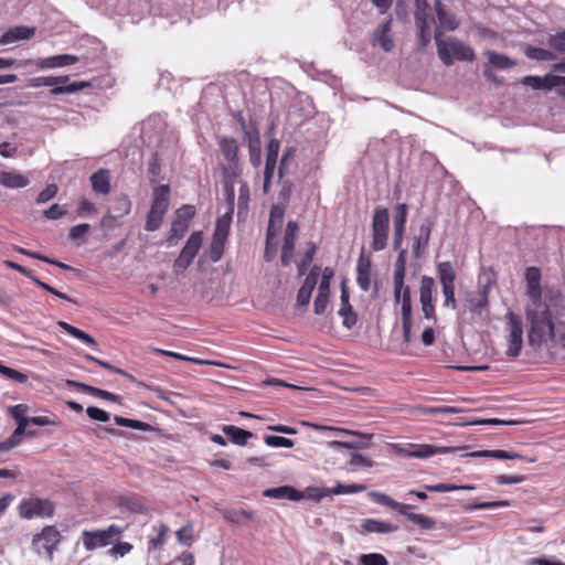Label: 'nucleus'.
<instances>
[{"instance_id": "obj_27", "label": "nucleus", "mask_w": 565, "mask_h": 565, "mask_svg": "<svg viewBox=\"0 0 565 565\" xmlns=\"http://www.w3.org/2000/svg\"><path fill=\"white\" fill-rule=\"evenodd\" d=\"M367 495L376 503L391 508L397 511L399 514L405 513V510L407 509H413V505L397 502L393 500L390 495L379 491H370Z\"/></svg>"}, {"instance_id": "obj_23", "label": "nucleus", "mask_w": 565, "mask_h": 565, "mask_svg": "<svg viewBox=\"0 0 565 565\" xmlns=\"http://www.w3.org/2000/svg\"><path fill=\"white\" fill-rule=\"evenodd\" d=\"M78 62V57L72 54H60L54 56H49L44 58H40L38 61V66L42 70L46 68H58L68 65H73Z\"/></svg>"}, {"instance_id": "obj_18", "label": "nucleus", "mask_w": 565, "mask_h": 565, "mask_svg": "<svg viewBox=\"0 0 565 565\" xmlns=\"http://www.w3.org/2000/svg\"><path fill=\"white\" fill-rule=\"evenodd\" d=\"M466 449V447H438L433 445H418L413 450L407 451L411 458L426 459L435 455L456 452Z\"/></svg>"}, {"instance_id": "obj_37", "label": "nucleus", "mask_w": 565, "mask_h": 565, "mask_svg": "<svg viewBox=\"0 0 565 565\" xmlns=\"http://www.w3.org/2000/svg\"><path fill=\"white\" fill-rule=\"evenodd\" d=\"M57 326L63 329L65 332H67L70 335L83 341L84 343L95 347L97 345V342L93 337H90L88 333L84 332L83 330L65 322V321H58Z\"/></svg>"}, {"instance_id": "obj_6", "label": "nucleus", "mask_w": 565, "mask_h": 565, "mask_svg": "<svg viewBox=\"0 0 565 565\" xmlns=\"http://www.w3.org/2000/svg\"><path fill=\"white\" fill-rule=\"evenodd\" d=\"M509 330L507 355L515 359L521 354L523 348V322L519 315L509 310L505 315Z\"/></svg>"}, {"instance_id": "obj_51", "label": "nucleus", "mask_w": 565, "mask_h": 565, "mask_svg": "<svg viewBox=\"0 0 565 565\" xmlns=\"http://www.w3.org/2000/svg\"><path fill=\"white\" fill-rule=\"evenodd\" d=\"M164 213H160L153 210H149L146 218L145 230L148 232H154L160 228Z\"/></svg>"}, {"instance_id": "obj_33", "label": "nucleus", "mask_w": 565, "mask_h": 565, "mask_svg": "<svg viewBox=\"0 0 565 565\" xmlns=\"http://www.w3.org/2000/svg\"><path fill=\"white\" fill-rule=\"evenodd\" d=\"M437 276L441 287L455 286L457 275L450 262H441L437 265Z\"/></svg>"}, {"instance_id": "obj_5", "label": "nucleus", "mask_w": 565, "mask_h": 565, "mask_svg": "<svg viewBox=\"0 0 565 565\" xmlns=\"http://www.w3.org/2000/svg\"><path fill=\"white\" fill-rule=\"evenodd\" d=\"M124 529L117 524H110L105 530L83 531L82 541L86 551H94L97 547H105L118 539Z\"/></svg>"}, {"instance_id": "obj_57", "label": "nucleus", "mask_w": 565, "mask_h": 565, "mask_svg": "<svg viewBox=\"0 0 565 565\" xmlns=\"http://www.w3.org/2000/svg\"><path fill=\"white\" fill-rule=\"evenodd\" d=\"M359 565H388L387 559L380 553L362 554L359 557Z\"/></svg>"}, {"instance_id": "obj_8", "label": "nucleus", "mask_w": 565, "mask_h": 565, "mask_svg": "<svg viewBox=\"0 0 565 565\" xmlns=\"http://www.w3.org/2000/svg\"><path fill=\"white\" fill-rule=\"evenodd\" d=\"M60 541L61 534L57 529L53 525H47L43 527L41 533L34 535L32 545L38 554L45 553L51 557Z\"/></svg>"}, {"instance_id": "obj_15", "label": "nucleus", "mask_w": 565, "mask_h": 565, "mask_svg": "<svg viewBox=\"0 0 565 565\" xmlns=\"http://www.w3.org/2000/svg\"><path fill=\"white\" fill-rule=\"evenodd\" d=\"M434 9L438 20V29L439 31H455L459 26V20L456 15L449 12L441 0H434Z\"/></svg>"}, {"instance_id": "obj_3", "label": "nucleus", "mask_w": 565, "mask_h": 565, "mask_svg": "<svg viewBox=\"0 0 565 565\" xmlns=\"http://www.w3.org/2000/svg\"><path fill=\"white\" fill-rule=\"evenodd\" d=\"M372 243L374 252L386 248L390 234V211L384 206H376L372 217Z\"/></svg>"}, {"instance_id": "obj_10", "label": "nucleus", "mask_w": 565, "mask_h": 565, "mask_svg": "<svg viewBox=\"0 0 565 565\" xmlns=\"http://www.w3.org/2000/svg\"><path fill=\"white\" fill-rule=\"evenodd\" d=\"M303 425L313 427L316 429L337 430V431H341V433H345V434L358 435L360 437L359 440H352V441H340V440L330 441L329 443V447L332 448V449H335V450H338L340 448L365 449V448H369L371 446V443H370L371 435L358 434L355 431H350V430L340 429V428H332V427H328V426H319V425H315V424H310V423H306V422H303Z\"/></svg>"}, {"instance_id": "obj_34", "label": "nucleus", "mask_w": 565, "mask_h": 565, "mask_svg": "<svg viewBox=\"0 0 565 565\" xmlns=\"http://www.w3.org/2000/svg\"><path fill=\"white\" fill-rule=\"evenodd\" d=\"M554 75H546L544 77L527 75L522 78V83L526 86L532 87L533 89H552L556 86V83L553 78Z\"/></svg>"}, {"instance_id": "obj_22", "label": "nucleus", "mask_w": 565, "mask_h": 565, "mask_svg": "<svg viewBox=\"0 0 565 565\" xmlns=\"http://www.w3.org/2000/svg\"><path fill=\"white\" fill-rule=\"evenodd\" d=\"M35 33L34 28H29L24 25L13 26L7 30L1 36H0V44L7 45L20 40H29L31 39Z\"/></svg>"}, {"instance_id": "obj_4", "label": "nucleus", "mask_w": 565, "mask_h": 565, "mask_svg": "<svg viewBox=\"0 0 565 565\" xmlns=\"http://www.w3.org/2000/svg\"><path fill=\"white\" fill-rule=\"evenodd\" d=\"M54 512L55 504L50 499L33 495L23 498L18 507L19 516L25 520L52 518Z\"/></svg>"}, {"instance_id": "obj_2", "label": "nucleus", "mask_w": 565, "mask_h": 565, "mask_svg": "<svg viewBox=\"0 0 565 565\" xmlns=\"http://www.w3.org/2000/svg\"><path fill=\"white\" fill-rule=\"evenodd\" d=\"M434 38L438 57L444 63V65L451 66L454 65L455 61L471 63L476 60L475 50L462 40L455 36H450L447 40H444L443 32L438 29H435Z\"/></svg>"}, {"instance_id": "obj_20", "label": "nucleus", "mask_w": 565, "mask_h": 565, "mask_svg": "<svg viewBox=\"0 0 565 565\" xmlns=\"http://www.w3.org/2000/svg\"><path fill=\"white\" fill-rule=\"evenodd\" d=\"M131 210V201L128 195L121 194L114 199L113 205L103 217V224L108 220L116 221L125 215L129 214Z\"/></svg>"}, {"instance_id": "obj_58", "label": "nucleus", "mask_w": 565, "mask_h": 565, "mask_svg": "<svg viewBox=\"0 0 565 565\" xmlns=\"http://www.w3.org/2000/svg\"><path fill=\"white\" fill-rule=\"evenodd\" d=\"M264 441L269 447L291 448L295 446V441L292 439L276 435L265 436Z\"/></svg>"}, {"instance_id": "obj_38", "label": "nucleus", "mask_w": 565, "mask_h": 565, "mask_svg": "<svg viewBox=\"0 0 565 565\" xmlns=\"http://www.w3.org/2000/svg\"><path fill=\"white\" fill-rule=\"evenodd\" d=\"M231 222H232V213H227L223 216H220L216 220L213 238H215L217 241L226 242L227 236L230 234Z\"/></svg>"}, {"instance_id": "obj_45", "label": "nucleus", "mask_w": 565, "mask_h": 565, "mask_svg": "<svg viewBox=\"0 0 565 565\" xmlns=\"http://www.w3.org/2000/svg\"><path fill=\"white\" fill-rule=\"evenodd\" d=\"M524 53L529 58L535 61H554L556 58L552 51L536 46H527Z\"/></svg>"}, {"instance_id": "obj_44", "label": "nucleus", "mask_w": 565, "mask_h": 565, "mask_svg": "<svg viewBox=\"0 0 565 565\" xmlns=\"http://www.w3.org/2000/svg\"><path fill=\"white\" fill-rule=\"evenodd\" d=\"M114 420L118 426L128 427V428H132V429H137V430H141V431H152L154 429L148 423L137 420V419L126 418V417H122L119 415H115Z\"/></svg>"}, {"instance_id": "obj_26", "label": "nucleus", "mask_w": 565, "mask_h": 565, "mask_svg": "<svg viewBox=\"0 0 565 565\" xmlns=\"http://www.w3.org/2000/svg\"><path fill=\"white\" fill-rule=\"evenodd\" d=\"M483 55L488 58L487 65L497 70H508L518 65L515 60L492 50L484 51Z\"/></svg>"}, {"instance_id": "obj_52", "label": "nucleus", "mask_w": 565, "mask_h": 565, "mask_svg": "<svg viewBox=\"0 0 565 565\" xmlns=\"http://www.w3.org/2000/svg\"><path fill=\"white\" fill-rule=\"evenodd\" d=\"M298 223L295 222V221H289L287 223V227H286V231H285V236H284V244H282V247H291V248H295L296 246V237H297V232H298Z\"/></svg>"}, {"instance_id": "obj_19", "label": "nucleus", "mask_w": 565, "mask_h": 565, "mask_svg": "<svg viewBox=\"0 0 565 565\" xmlns=\"http://www.w3.org/2000/svg\"><path fill=\"white\" fill-rule=\"evenodd\" d=\"M371 270H372V262L369 256H365L364 250H362L356 266V282L359 287L363 291H369L371 288Z\"/></svg>"}, {"instance_id": "obj_49", "label": "nucleus", "mask_w": 565, "mask_h": 565, "mask_svg": "<svg viewBox=\"0 0 565 565\" xmlns=\"http://www.w3.org/2000/svg\"><path fill=\"white\" fill-rule=\"evenodd\" d=\"M408 206L406 203H398L394 207V217L393 225L394 228H403L405 230L406 221H407Z\"/></svg>"}, {"instance_id": "obj_7", "label": "nucleus", "mask_w": 565, "mask_h": 565, "mask_svg": "<svg viewBox=\"0 0 565 565\" xmlns=\"http://www.w3.org/2000/svg\"><path fill=\"white\" fill-rule=\"evenodd\" d=\"M218 147L224 159L227 161L226 166H222V173L239 177L242 170L237 141L233 137H222L218 141Z\"/></svg>"}, {"instance_id": "obj_46", "label": "nucleus", "mask_w": 565, "mask_h": 565, "mask_svg": "<svg viewBox=\"0 0 565 565\" xmlns=\"http://www.w3.org/2000/svg\"><path fill=\"white\" fill-rule=\"evenodd\" d=\"M350 460L348 465L351 470H358L359 468H371L374 461L369 457L359 452H349Z\"/></svg>"}, {"instance_id": "obj_32", "label": "nucleus", "mask_w": 565, "mask_h": 565, "mask_svg": "<svg viewBox=\"0 0 565 565\" xmlns=\"http://www.w3.org/2000/svg\"><path fill=\"white\" fill-rule=\"evenodd\" d=\"M285 211L281 206L274 204L270 209L269 221L267 232L269 236H278L282 222H284Z\"/></svg>"}, {"instance_id": "obj_59", "label": "nucleus", "mask_w": 565, "mask_h": 565, "mask_svg": "<svg viewBox=\"0 0 565 565\" xmlns=\"http://www.w3.org/2000/svg\"><path fill=\"white\" fill-rule=\"evenodd\" d=\"M195 215V207L190 204H184L174 212V220H179L190 225L191 220Z\"/></svg>"}, {"instance_id": "obj_64", "label": "nucleus", "mask_w": 565, "mask_h": 565, "mask_svg": "<svg viewBox=\"0 0 565 565\" xmlns=\"http://www.w3.org/2000/svg\"><path fill=\"white\" fill-rule=\"evenodd\" d=\"M67 213V209L64 205H60L57 203L50 206L44 211L43 215L47 220H58L63 217Z\"/></svg>"}, {"instance_id": "obj_60", "label": "nucleus", "mask_w": 565, "mask_h": 565, "mask_svg": "<svg viewBox=\"0 0 565 565\" xmlns=\"http://www.w3.org/2000/svg\"><path fill=\"white\" fill-rule=\"evenodd\" d=\"M276 166H277V160L266 159L265 171H264V184H263L265 193L268 192V190L270 188L271 180L275 174Z\"/></svg>"}, {"instance_id": "obj_53", "label": "nucleus", "mask_w": 565, "mask_h": 565, "mask_svg": "<svg viewBox=\"0 0 565 565\" xmlns=\"http://www.w3.org/2000/svg\"><path fill=\"white\" fill-rule=\"evenodd\" d=\"M29 407L25 404H18L14 406H11L9 408V413L12 416V418L17 422V425L20 424H30V418L25 416V413L28 412Z\"/></svg>"}, {"instance_id": "obj_40", "label": "nucleus", "mask_w": 565, "mask_h": 565, "mask_svg": "<svg viewBox=\"0 0 565 565\" xmlns=\"http://www.w3.org/2000/svg\"><path fill=\"white\" fill-rule=\"evenodd\" d=\"M317 250H318V246L316 243H313V242L307 243V249L297 266L299 277L306 275L307 270L309 269V267L313 260V257H315Z\"/></svg>"}, {"instance_id": "obj_16", "label": "nucleus", "mask_w": 565, "mask_h": 565, "mask_svg": "<svg viewBox=\"0 0 565 565\" xmlns=\"http://www.w3.org/2000/svg\"><path fill=\"white\" fill-rule=\"evenodd\" d=\"M319 267L315 266L303 280L297 294V305L306 307L309 305L311 295L318 282Z\"/></svg>"}, {"instance_id": "obj_1", "label": "nucleus", "mask_w": 565, "mask_h": 565, "mask_svg": "<svg viewBox=\"0 0 565 565\" xmlns=\"http://www.w3.org/2000/svg\"><path fill=\"white\" fill-rule=\"evenodd\" d=\"M534 305L525 307V319L529 323L527 342L534 349H540L545 342L557 344L556 327L553 313L547 305L544 309Z\"/></svg>"}, {"instance_id": "obj_14", "label": "nucleus", "mask_w": 565, "mask_h": 565, "mask_svg": "<svg viewBox=\"0 0 565 565\" xmlns=\"http://www.w3.org/2000/svg\"><path fill=\"white\" fill-rule=\"evenodd\" d=\"M392 20L377 25L373 32L372 44L379 45L384 52H392L395 47L394 38L391 34Z\"/></svg>"}, {"instance_id": "obj_11", "label": "nucleus", "mask_w": 565, "mask_h": 565, "mask_svg": "<svg viewBox=\"0 0 565 565\" xmlns=\"http://www.w3.org/2000/svg\"><path fill=\"white\" fill-rule=\"evenodd\" d=\"M541 270L539 267L531 266L525 270L526 295L531 300V305L542 307V287Z\"/></svg>"}, {"instance_id": "obj_31", "label": "nucleus", "mask_w": 565, "mask_h": 565, "mask_svg": "<svg viewBox=\"0 0 565 565\" xmlns=\"http://www.w3.org/2000/svg\"><path fill=\"white\" fill-rule=\"evenodd\" d=\"M29 179L18 172H0V184L9 189H20L29 184Z\"/></svg>"}, {"instance_id": "obj_55", "label": "nucleus", "mask_w": 565, "mask_h": 565, "mask_svg": "<svg viewBox=\"0 0 565 565\" xmlns=\"http://www.w3.org/2000/svg\"><path fill=\"white\" fill-rule=\"evenodd\" d=\"M305 498L312 500L315 502H320L323 498L331 495V488H318V487H309L303 492Z\"/></svg>"}, {"instance_id": "obj_28", "label": "nucleus", "mask_w": 565, "mask_h": 565, "mask_svg": "<svg viewBox=\"0 0 565 565\" xmlns=\"http://www.w3.org/2000/svg\"><path fill=\"white\" fill-rule=\"evenodd\" d=\"M222 431L233 444L237 446H245L248 443V439L254 437L252 431L245 430L234 425H224L222 427Z\"/></svg>"}, {"instance_id": "obj_29", "label": "nucleus", "mask_w": 565, "mask_h": 565, "mask_svg": "<svg viewBox=\"0 0 565 565\" xmlns=\"http://www.w3.org/2000/svg\"><path fill=\"white\" fill-rule=\"evenodd\" d=\"M361 527L367 533H393L399 529L396 524L375 519L363 520Z\"/></svg>"}, {"instance_id": "obj_54", "label": "nucleus", "mask_w": 565, "mask_h": 565, "mask_svg": "<svg viewBox=\"0 0 565 565\" xmlns=\"http://www.w3.org/2000/svg\"><path fill=\"white\" fill-rule=\"evenodd\" d=\"M249 159L250 163L254 167H258L260 164L262 153H260V140L259 137L256 136L255 138L249 137Z\"/></svg>"}, {"instance_id": "obj_21", "label": "nucleus", "mask_w": 565, "mask_h": 565, "mask_svg": "<svg viewBox=\"0 0 565 565\" xmlns=\"http://www.w3.org/2000/svg\"><path fill=\"white\" fill-rule=\"evenodd\" d=\"M263 495L266 498L282 500L287 499L290 501H300L305 498L303 492L297 490L292 486H280L276 488H268L263 491Z\"/></svg>"}, {"instance_id": "obj_25", "label": "nucleus", "mask_w": 565, "mask_h": 565, "mask_svg": "<svg viewBox=\"0 0 565 565\" xmlns=\"http://www.w3.org/2000/svg\"><path fill=\"white\" fill-rule=\"evenodd\" d=\"M94 192L108 194L110 192V173L108 169H99L90 175Z\"/></svg>"}, {"instance_id": "obj_42", "label": "nucleus", "mask_w": 565, "mask_h": 565, "mask_svg": "<svg viewBox=\"0 0 565 565\" xmlns=\"http://www.w3.org/2000/svg\"><path fill=\"white\" fill-rule=\"evenodd\" d=\"M411 510L412 509L405 510V513H402V515L406 516L407 520L414 524H417L422 530H431L435 527L436 522L433 518L425 514L413 513Z\"/></svg>"}, {"instance_id": "obj_50", "label": "nucleus", "mask_w": 565, "mask_h": 565, "mask_svg": "<svg viewBox=\"0 0 565 565\" xmlns=\"http://www.w3.org/2000/svg\"><path fill=\"white\" fill-rule=\"evenodd\" d=\"M510 505L508 500H498V501H489V502H475L465 507L466 512H471L475 510H486V509H495V508H507Z\"/></svg>"}, {"instance_id": "obj_35", "label": "nucleus", "mask_w": 565, "mask_h": 565, "mask_svg": "<svg viewBox=\"0 0 565 565\" xmlns=\"http://www.w3.org/2000/svg\"><path fill=\"white\" fill-rule=\"evenodd\" d=\"M203 236L202 232H193L190 237L188 238L185 245L183 246L181 254L189 257L190 259H194V257L198 255L200 247L202 245Z\"/></svg>"}, {"instance_id": "obj_47", "label": "nucleus", "mask_w": 565, "mask_h": 565, "mask_svg": "<svg viewBox=\"0 0 565 565\" xmlns=\"http://www.w3.org/2000/svg\"><path fill=\"white\" fill-rule=\"evenodd\" d=\"M223 174V183H224V194L226 196V200L231 204V212H233L234 206V198H235V182L238 177L231 175L230 173H222Z\"/></svg>"}, {"instance_id": "obj_62", "label": "nucleus", "mask_w": 565, "mask_h": 565, "mask_svg": "<svg viewBox=\"0 0 565 565\" xmlns=\"http://www.w3.org/2000/svg\"><path fill=\"white\" fill-rule=\"evenodd\" d=\"M90 231V225L88 223H82L71 227L68 232V238L71 241L83 239Z\"/></svg>"}, {"instance_id": "obj_13", "label": "nucleus", "mask_w": 565, "mask_h": 565, "mask_svg": "<svg viewBox=\"0 0 565 565\" xmlns=\"http://www.w3.org/2000/svg\"><path fill=\"white\" fill-rule=\"evenodd\" d=\"M435 221L431 217H425L418 228V234L413 237V255L415 258H420L423 252L428 247L431 231Z\"/></svg>"}, {"instance_id": "obj_9", "label": "nucleus", "mask_w": 565, "mask_h": 565, "mask_svg": "<svg viewBox=\"0 0 565 565\" xmlns=\"http://www.w3.org/2000/svg\"><path fill=\"white\" fill-rule=\"evenodd\" d=\"M436 284L433 277L423 276L419 286V301L424 318L427 320L437 321L436 309L434 305V292Z\"/></svg>"}, {"instance_id": "obj_48", "label": "nucleus", "mask_w": 565, "mask_h": 565, "mask_svg": "<svg viewBox=\"0 0 565 565\" xmlns=\"http://www.w3.org/2000/svg\"><path fill=\"white\" fill-rule=\"evenodd\" d=\"M425 489L430 492H450L455 490H475L476 487L472 484L456 486L452 483H436L426 484Z\"/></svg>"}, {"instance_id": "obj_24", "label": "nucleus", "mask_w": 565, "mask_h": 565, "mask_svg": "<svg viewBox=\"0 0 565 565\" xmlns=\"http://www.w3.org/2000/svg\"><path fill=\"white\" fill-rule=\"evenodd\" d=\"M170 204V188L167 184H161L153 190V200L150 210L167 213Z\"/></svg>"}, {"instance_id": "obj_41", "label": "nucleus", "mask_w": 565, "mask_h": 565, "mask_svg": "<svg viewBox=\"0 0 565 565\" xmlns=\"http://www.w3.org/2000/svg\"><path fill=\"white\" fill-rule=\"evenodd\" d=\"M89 86H90V83L85 82V81L73 82L67 85H60V86L55 85V86H51L52 88L50 90V94L53 96L63 95V94H74V93L79 92Z\"/></svg>"}, {"instance_id": "obj_17", "label": "nucleus", "mask_w": 565, "mask_h": 565, "mask_svg": "<svg viewBox=\"0 0 565 565\" xmlns=\"http://www.w3.org/2000/svg\"><path fill=\"white\" fill-rule=\"evenodd\" d=\"M65 384L67 387L77 388L81 392L93 395L95 397L107 399V401H110L114 403H121L120 395L110 393L108 391H105V390H102V388H98V387H95V386H92V385H88V384H85V383H82L78 381H74V380H66Z\"/></svg>"}, {"instance_id": "obj_63", "label": "nucleus", "mask_w": 565, "mask_h": 565, "mask_svg": "<svg viewBox=\"0 0 565 565\" xmlns=\"http://www.w3.org/2000/svg\"><path fill=\"white\" fill-rule=\"evenodd\" d=\"M407 250L401 249L394 264L395 276H406Z\"/></svg>"}, {"instance_id": "obj_30", "label": "nucleus", "mask_w": 565, "mask_h": 565, "mask_svg": "<svg viewBox=\"0 0 565 565\" xmlns=\"http://www.w3.org/2000/svg\"><path fill=\"white\" fill-rule=\"evenodd\" d=\"M468 457H486L500 460H515L523 459L524 457L518 452L495 449V450H478L470 454H466Z\"/></svg>"}, {"instance_id": "obj_43", "label": "nucleus", "mask_w": 565, "mask_h": 565, "mask_svg": "<svg viewBox=\"0 0 565 565\" xmlns=\"http://www.w3.org/2000/svg\"><path fill=\"white\" fill-rule=\"evenodd\" d=\"M189 226V224L173 218L171 223L170 234L167 237L168 245L173 246L177 241L181 239L186 234Z\"/></svg>"}, {"instance_id": "obj_39", "label": "nucleus", "mask_w": 565, "mask_h": 565, "mask_svg": "<svg viewBox=\"0 0 565 565\" xmlns=\"http://www.w3.org/2000/svg\"><path fill=\"white\" fill-rule=\"evenodd\" d=\"M489 306V299L486 297H471L467 300L466 307L471 313V318H482L483 311Z\"/></svg>"}, {"instance_id": "obj_12", "label": "nucleus", "mask_w": 565, "mask_h": 565, "mask_svg": "<svg viewBox=\"0 0 565 565\" xmlns=\"http://www.w3.org/2000/svg\"><path fill=\"white\" fill-rule=\"evenodd\" d=\"M340 301L341 305L338 313L342 318L343 327L351 330L358 322V315L350 303V292L345 279L341 281Z\"/></svg>"}, {"instance_id": "obj_36", "label": "nucleus", "mask_w": 565, "mask_h": 565, "mask_svg": "<svg viewBox=\"0 0 565 565\" xmlns=\"http://www.w3.org/2000/svg\"><path fill=\"white\" fill-rule=\"evenodd\" d=\"M222 515L231 523L245 524L248 520L254 518V512L242 509H224L222 510Z\"/></svg>"}, {"instance_id": "obj_61", "label": "nucleus", "mask_w": 565, "mask_h": 565, "mask_svg": "<svg viewBox=\"0 0 565 565\" xmlns=\"http://www.w3.org/2000/svg\"><path fill=\"white\" fill-rule=\"evenodd\" d=\"M547 44L551 49L559 53H565V30L551 35L547 40Z\"/></svg>"}, {"instance_id": "obj_56", "label": "nucleus", "mask_w": 565, "mask_h": 565, "mask_svg": "<svg viewBox=\"0 0 565 565\" xmlns=\"http://www.w3.org/2000/svg\"><path fill=\"white\" fill-rule=\"evenodd\" d=\"M366 489L365 484L353 483V484H342L338 483L334 488H331V495L335 494H345V493H358L362 492Z\"/></svg>"}]
</instances>
